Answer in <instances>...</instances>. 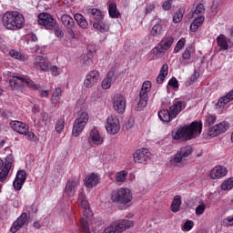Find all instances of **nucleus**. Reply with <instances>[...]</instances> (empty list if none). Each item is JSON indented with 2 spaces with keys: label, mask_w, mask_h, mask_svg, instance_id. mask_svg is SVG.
<instances>
[{
  "label": "nucleus",
  "mask_w": 233,
  "mask_h": 233,
  "mask_svg": "<svg viewBox=\"0 0 233 233\" xmlns=\"http://www.w3.org/2000/svg\"><path fill=\"white\" fill-rule=\"evenodd\" d=\"M201 130H203V124L201 122H192L189 126L174 129L171 136L177 141L179 139H185L187 141L198 137L201 134Z\"/></svg>",
  "instance_id": "1"
},
{
  "label": "nucleus",
  "mask_w": 233,
  "mask_h": 233,
  "mask_svg": "<svg viewBox=\"0 0 233 233\" xmlns=\"http://www.w3.org/2000/svg\"><path fill=\"white\" fill-rule=\"evenodd\" d=\"M2 23L7 30H21L25 26V16L17 11H7L2 16Z\"/></svg>",
  "instance_id": "2"
},
{
  "label": "nucleus",
  "mask_w": 233,
  "mask_h": 233,
  "mask_svg": "<svg viewBox=\"0 0 233 233\" xmlns=\"http://www.w3.org/2000/svg\"><path fill=\"white\" fill-rule=\"evenodd\" d=\"M132 199V191L128 188L120 187L111 193V201H113V203H117L118 205L130 207Z\"/></svg>",
  "instance_id": "3"
},
{
  "label": "nucleus",
  "mask_w": 233,
  "mask_h": 233,
  "mask_svg": "<svg viewBox=\"0 0 233 233\" xmlns=\"http://www.w3.org/2000/svg\"><path fill=\"white\" fill-rule=\"evenodd\" d=\"M132 227H134V220L117 219L105 228L102 233H123L128 230V228H132Z\"/></svg>",
  "instance_id": "4"
},
{
  "label": "nucleus",
  "mask_w": 233,
  "mask_h": 233,
  "mask_svg": "<svg viewBox=\"0 0 233 233\" xmlns=\"http://www.w3.org/2000/svg\"><path fill=\"white\" fill-rule=\"evenodd\" d=\"M9 85L11 88L14 90H17L20 86H28L29 88H32L33 90H37L39 88V86L35 84L34 81L30 80L28 76H13L9 79Z\"/></svg>",
  "instance_id": "5"
},
{
  "label": "nucleus",
  "mask_w": 233,
  "mask_h": 233,
  "mask_svg": "<svg viewBox=\"0 0 233 233\" xmlns=\"http://www.w3.org/2000/svg\"><path fill=\"white\" fill-rule=\"evenodd\" d=\"M150 90H152V82L145 81L142 84L139 96L136 99V103L137 105V110H143L145 106H147V103H148V93L150 92Z\"/></svg>",
  "instance_id": "6"
},
{
  "label": "nucleus",
  "mask_w": 233,
  "mask_h": 233,
  "mask_svg": "<svg viewBox=\"0 0 233 233\" xmlns=\"http://www.w3.org/2000/svg\"><path fill=\"white\" fill-rule=\"evenodd\" d=\"M88 113L86 111L80 112L77 118H76L73 124L72 134L75 137H77L81 135V132L85 130V127H86V123H88L89 119Z\"/></svg>",
  "instance_id": "7"
},
{
  "label": "nucleus",
  "mask_w": 233,
  "mask_h": 233,
  "mask_svg": "<svg viewBox=\"0 0 233 233\" xmlns=\"http://www.w3.org/2000/svg\"><path fill=\"white\" fill-rule=\"evenodd\" d=\"M228 128H230V124L227 121H222L210 127L208 131V135L209 136V137H218V136L225 134V132H227Z\"/></svg>",
  "instance_id": "8"
},
{
  "label": "nucleus",
  "mask_w": 233,
  "mask_h": 233,
  "mask_svg": "<svg viewBox=\"0 0 233 233\" xmlns=\"http://www.w3.org/2000/svg\"><path fill=\"white\" fill-rule=\"evenodd\" d=\"M150 151L148 148H141L137 149L134 154H133V159L135 163H137L139 165H147L148 161H150Z\"/></svg>",
  "instance_id": "9"
},
{
  "label": "nucleus",
  "mask_w": 233,
  "mask_h": 233,
  "mask_svg": "<svg viewBox=\"0 0 233 233\" xmlns=\"http://www.w3.org/2000/svg\"><path fill=\"white\" fill-rule=\"evenodd\" d=\"M106 130L107 134H117V132L121 130V124L119 123V118L113 115L108 116L106 119Z\"/></svg>",
  "instance_id": "10"
},
{
  "label": "nucleus",
  "mask_w": 233,
  "mask_h": 233,
  "mask_svg": "<svg viewBox=\"0 0 233 233\" xmlns=\"http://www.w3.org/2000/svg\"><path fill=\"white\" fill-rule=\"evenodd\" d=\"M196 56V49L194 46H187L184 52L182 53V56L179 58V63L182 66H187V65H190L194 63V56Z\"/></svg>",
  "instance_id": "11"
},
{
  "label": "nucleus",
  "mask_w": 233,
  "mask_h": 233,
  "mask_svg": "<svg viewBox=\"0 0 233 233\" xmlns=\"http://www.w3.org/2000/svg\"><path fill=\"white\" fill-rule=\"evenodd\" d=\"M113 108L117 114H123L127 110V99L121 94H116L112 99Z\"/></svg>",
  "instance_id": "12"
},
{
  "label": "nucleus",
  "mask_w": 233,
  "mask_h": 233,
  "mask_svg": "<svg viewBox=\"0 0 233 233\" xmlns=\"http://www.w3.org/2000/svg\"><path fill=\"white\" fill-rule=\"evenodd\" d=\"M38 25L45 26L47 30H52L56 26V19L50 14L41 13L38 15Z\"/></svg>",
  "instance_id": "13"
},
{
  "label": "nucleus",
  "mask_w": 233,
  "mask_h": 233,
  "mask_svg": "<svg viewBox=\"0 0 233 233\" xmlns=\"http://www.w3.org/2000/svg\"><path fill=\"white\" fill-rule=\"evenodd\" d=\"M174 44L173 36H166L164 37L157 46L153 49V54L156 56H159V54H163L166 50H168L170 46Z\"/></svg>",
  "instance_id": "14"
},
{
  "label": "nucleus",
  "mask_w": 233,
  "mask_h": 233,
  "mask_svg": "<svg viewBox=\"0 0 233 233\" xmlns=\"http://www.w3.org/2000/svg\"><path fill=\"white\" fill-rule=\"evenodd\" d=\"M101 77V74L97 70H91L86 76L84 79V86L86 88H92L94 85H97L99 79Z\"/></svg>",
  "instance_id": "15"
},
{
  "label": "nucleus",
  "mask_w": 233,
  "mask_h": 233,
  "mask_svg": "<svg viewBox=\"0 0 233 233\" xmlns=\"http://www.w3.org/2000/svg\"><path fill=\"white\" fill-rule=\"evenodd\" d=\"M117 80V74H116V67H112L106 77L102 80L101 87L103 90H108Z\"/></svg>",
  "instance_id": "16"
},
{
  "label": "nucleus",
  "mask_w": 233,
  "mask_h": 233,
  "mask_svg": "<svg viewBox=\"0 0 233 233\" xmlns=\"http://www.w3.org/2000/svg\"><path fill=\"white\" fill-rule=\"evenodd\" d=\"M87 141L90 143V145H96V147H99L105 143V138L101 136L99 130L94 127L89 131Z\"/></svg>",
  "instance_id": "17"
},
{
  "label": "nucleus",
  "mask_w": 233,
  "mask_h": 233,
  "mask_svg": "<svg viewBox=\"0 0 233 233\" xmlns=\"http://www.w3.org/2000/svg\"><path fill=\"white\" fill-rule=\"evenodd\" d=\"M9 125L12 130L16 132V134H20V136L26 134V132L30 130V127H28V125L19 120H12Z\"/></svg>",
  "instance_id": "18"
},
{
  "label": "nucleus",
  "mask_w": 233,
  "mask_h": 233,
  "mask_svg": "<svg viewBox=\"0 0 233 233\" xmlns=\"http://www.w3.org/2000/svg\"><path fill=\"white\" fill-rule=\"evenodd\" d=\"M26 221H28V214L22 213L13 223L11 227V232L15 233L18 230H21V228H23V227H25L26 224Z\"/></svg>",
  "instance_id": "19"
},
{
  "label": "nucleus",
  "mask_w": 233,
  "mask_h": 233,
  "mask_svg": "<svg viewBox=\"0 0 233 233\" xmlns=\"http://www.w3.org/2000/svg\"><path fill=\"white\" fill-rule=\"evenodd\" d=\"M25 181H26V171L25 170L18 171L13 182V187L15 190L16 191L21 190V188H23V185H25Z\"/></svg>",
  "instance_id": "20"
},
{
  "label": "nucleus",
  "mask_w": 233,
  "mask_h": 233,
  "mask_svg": "<svg viewBox=\"0 0 233 233\" xmlns=\"http://www.w3.org/2000/svg\"><path fill=\"white\" fill-rule=\"evenodd\" d=\"M33 65L34 66H35V68H39L41 72H48L50 70V65H52V63L46 60L45 57L39 56L35 58Z\"/></svg>",
  "instance_id": "21"
},
{
  "label": "nucleus",
  "mask_w": 233,
  "mask_h": 233,
  "mask_svg": "<svg viewBox=\"0 0 233 233\" xmlns=\"http://www.w3.org/2000/svg\"><path fill=\"white\" fill-rule=\"evenodd\" d=\"M79 187V178H71L67 181L65 188V193L68 198H73L76 194V190Z\"/></svg>",
  "instance_id": "22"
},
{
  "label": "nucleus",
  "mask_w": 233,
  "mask_h": 233,
  "mask_svg": "<svg viewBox=\"0 0 233 233\" xmlns=\"http://www.w3.org/2000/svg\"><path fill=\"white\" fill-rule=\"evenodd\" d=\"M186 105L185 102L182 101H176L173 103L171 106H169V112L171 113V117L173 119H176L179 114H181V111L185 110Z\"/></svg>",
  "instance_id": "23"
},
{
  "label": "nucleus",
  "mask_w": 233,
  "mask_h": 233,
  "mask_svg": "<svg viewBox=\"0 0 233 233\" xmlns=\"http://www.w3.org/2000/svg\"><path fill=\"white\" fill-rule=\"evenodd\" d=\"M78 199L80 201V207L83 210V214L85 218L92 217V211L90 210V205L88 204V200L85 199V194L83 192L79 193Z\"/></svg>",
  "instance_id": "24"
},
{
  "label": "nucleus",
  "mask_w": 233,
  "mask_h": 233,
  "mask_svg": "<svg viewBox=\"0 0 233 233\" xmlns=\"http://www.w3.org/2000/svg\"><path fill=\"white\" fill-rule=\"evenodd\" d=\"M227 176V168L223 166H217L213 169H211L209 177L211 179H221V177H225Z\"/></svg>",
  "instance_id": "25"
},
{
  "label": "nucleus",
  "mask_w": 233,
  "mask_h": 233,
  "mask_svg": "<svg viewBox=\"0 0 233 233\" xmlns=\"http://www.w3.org/2000/svg\"><path fill=\"white\" fill-rule=\"evenodd\" d=\"M84 183L86 188H94V187H96L99 183V177H97L96 173H91L86 177Z\"/></svg>",
  "instance_id": "26"
},
{
  "label": "nucleus",
  "mask_w": 233,
  "mask_h": 233,
  "mask_svg": "<svg viewBox=\"0 0 233 233\" xmlns=\"http://www.w3.org/2000/svg\"><path fill=\"white\" fill-rule=\"evenodd\" d=\"M81 63L84 66H94V54L88 52L81 56Z\"/></svg>",
  "instance_id": "27"
},
{
  "label": "nucleus",
  "mask_w": 233,
  "mask_h": 233,
  "mask_svg": "<svg viewBox=\"0 0 233 233\" xmlns=\"http://www.w3.org/2000/svg\"><path fill=\"white\" fill-rule=\"evenodd\" d=\"M183 159L184 158L182 156L177 152L173 157L169 158V165L171 167H182V165H184Z\"/></svg>",
  "instance_id": "28"
},
{
  "label": "nucleus",
  "mask_w": 233,
  "mask_h": 233,
  "mask_svg": "<svg viewBox=\"0 0 233 233\" xmlns=\"http://www.w3.org/2000/svg\"><path fill=\"white\" fill-rule=\"evenodd\" d=\"M158 117L162 123H170L174 117H172V113L167 109H162L158 112Z\"/></svg>",
  "instance_id": "29"
},
{
  "label": "nucleus",
  "mask_w": 233,
  "mask_h": 233,
  "mask_svg": "<svg viewBox=\"0 0 233 233\" xmlns=\"http://www.w3.org/2000/svg\"><path fill=\"white\" fill-rule=\"evenodd\" d=\"M149 34L151 37H161V35L165 34V29H163V25H161L160 24H156L151 28Z\"/></svg>",
  "instance_id": "30"
},
{
  "label": "nucleus",
  "mask_w": 233,
  "mask_h": 233,
  "mask_svg": "<svg viewBox=\"0 0 233 233\" xmlns=\"http://www.w3.org/2000/svg\"><path fill=\"white\" fill-rule=\"evenodd\" d=\"M217 44L222 52L228 50V41L227 40V36L225 35H219L217 37Z\"/></svg>",
  "instance_id": "31"
},
{
  "label": "nucleus",
  "mask_w": 233,
  "mask_h": 233,
  "mask_svg": "<svg viewBox=\"0 0 233 233\" xmlns=\"http://www.w3.org/2000/svg\"><path fill=\"white\" fill-rule=\"evenodd\" d=\"M168 76V65L164 64L160 69L159 75L157 77V83L161 85L165 81V78Z\"/></svg>",
  "instance_id": "32"
},
{
  "label": "nucleus",
  "mask_w": 233,
  "mask_h": 233,
  "mask_svg": "<svg viewBox=\"0 0 233 233\" xmlns=\"http://www.w3.org/2000/svg\"><path fill=\"white\" fill-rule=\"evenodd\" d=\"M35 123L39 125V127H46V125L48 123V114L41 113L40 115L35 116Z\"/></svg>",
  "instance_id": "33"
},
{
  "label": "nucleus",
  "mask_w": 233,
  "mask_h": 233,
  "mask_svg": "<svg viewBox=\"0 0 233 233\" xmlns=\"http://www.w3.org/2000/svg\"><path fill=\"white\" fill-rule=\"evenodd\" d=\"M75 21L77 23L78 26L83 29L88 28V22H86V19L83 15L76 13L75 15Z\"/></svg>",
  "instance_id": "34"
},
{
  "label": "nucleus",
  "mask_w": 233,
  "mask_h": 233,
  "mask_svg": "<svg viewBox=\"0 0 233 233\" xmlns=\"http://www.w3.org/2000/svg\"><path fill=\"white\" fill-rule=\"evenodd\" d=\"M93 27L102 34H105V32H108V30H110V25L107 22H95L93 24Z\"/></svg>",
  "instance_id": "35"
},
{
  "label": "nucleus",
  "mask_w": 233,
  "mask_h": 233,
  "mask_svg": "<svg viewBox=\"0 0 233 233\" xmlns=\"http://www.w3.org/2000/svg\"><path fill=\"white\" fill-rule=\"evenodd\" d=\"M87 14L96 21H101V19H103V13L97 8L87 9Z\"/></svg>",
  "instance_id": "36"
},
{
  "label": "nucleus",
  "mask_w": 233,
  "mask_h": 233,
  "mask_svg": "<svg viewBox=\"0 0 233 233\" xmlns=\"http://www.w3.org/2000/svg\"><path fill=\"white\" fill-rule=\"evenodd\" d=\"M179 208H181V196L176 195L171 203V211L179 212Z\"/></svg>",
  "instance_id": "37"
},
{
  "label": "nucleus",
  "mask_w": 233,
  "mask_h": 233,
  "mask_svg": "<svg viewBox=\"0 0 233 233\" xmlns=\"http://www.w3.org/2000/svg\"><path fill=\"white\" fill-rule=\"evenodd\" d=\"M10 57H13V59H17V61H26L28 59V56L17 50H11L9 52Z\"/></svg>",
  "instance_id": "38"
},
{
  "label": "nucleus",
  "mask_w": 233,
  "mask_h": 233,
  "mask_svg": "<svg viewBox=\"0 0 233 233\" xmlns=\"http://www.w3.org/2000/svg\"><path fill=\"white\" fill-rule=\"evenodd\" d=\"M61 96H63V91L61 90V87H56L53 92L51 97V102L53 103V105H57V103L61 101Z\"/></svg>",
  "instance_id": "39"
},
{
  "label": "nucleus",
  "mask_w": 233,
  "mask_h": 233,
  "mask_svg": "<svg viewBox=\"0 0 233 233\" xmlns=\"http://www.w3.org/2000/svg\"><path fill=\"white\" fill-rule=\"evenodd\" d=\"M108 14L112 19H117L121 13L117 11V5L116 4H110L108 6Z\"/></svg>",
  "instance_id": "40"
},
{
  "label": "nucleus",
  "mask_w": 233,
  "mask_h": 233,
  "mask_svg": "<svg viewBox=\"0 0 233 233\" xmlns=\"http://www.w3.org/2000/svg\"><path fill=\"white\" fill-rule=\"evenodd\" d=\"M61 21L66 28L75 26L74 18H72V16H70L69 15H63L61 16Z\"/></svg>",
  "instance_id": "41"
},
{
  "label": "nucleus",
  "mask_w": 233,
  "mask_h": 233,
  "mask_svg": "<svg viewBox=\"0 0 233 233\" xmlns=\"http://www.w3.org/2000/svg\"><path fill=\"white\" fill-rule=\"evenodd\" d=\"M230 103L229 98L226 96H221L218 98L217 104H216V108H224L226 105H228Z\"/></svg>",
  "instance_id": "42"
},
{
  "label": "nucleus",
  "mask_w": 233,
  "mask_h": 233,
  "mask_svg": "<svg viewBox=\"0 0 233 233\" xmlns=\"http://www.w3.org/2000/svg\"><path fill=\"white\" fill-rule=\"evenodd\" d=\"M127 176H128V172L127 170L117 172L116 175V183H125V181H127Z\"/></svg>",
  "instance_id": "43"
},
{
  "label": "nucleus",
  "mask_w": 233,
  "mask_h": 233,
  "mask_svg": "<svg viewBox=\"0 0 233 233\" xmlns=\"http://www.w3.org/2000/svg\"><path fill=\"white\" fill-rule=\"evenodd\" d=\"M192 146H186L180 148L179 151H177L182 157L185 159V157H188L192 154Z\"/></svg>",
  "instance_id": "44"
},
{
  "label": "nucleus",
  "mask_w": 233,
  "mask_h": 233,
  "mask_svg": "<svg viewBox=\"0 0 233 233\" xmlns=\"http://www.w3.org/2000/svg\"><path fill=\"white\" fill-rule=\"evenodd\" d=\"M186 43L187 40L185 38H180L174 48V54H179V52L185 48Z\"/></svg>",
  "instance_id": "45"
},
{
  "label": "nucleus",
  "mask_w": 233,
  "mask_h": 233,
  "mask_svg": "<svg viewBox=\"0 0 233 233\" xmlns=\"http://www.w3.org/2000/svg\"><path fill=\"white\" fill-rule=\"evenodd\" d=\"M55 130L57 132V134H61L63 130H65V119L60 118L56 121L55 126Z\"/></svg>",
  "instance_id": "46"
},
{
  "label": "nucleus",
  "mask_w": 233,
  "mask_h": 233,
  "mask_svg": "<svg viewBox=\"0 0 233 233\" xmlns=\"http://www.w3.org/2000/svg\"><path fill=\"white\" fill-rule=\"evenodd\" d=\"M205 14V5L203 4H198L196 6L195 11L192 13L191 17H196V15H203Z\"/></svg>",
  "instance_id": "47"
},
{
  "label": "nucleus",
  "mask_w": 233,
  "mask_h": 233,
  "mask_svg": "<svg viewBox=\"0 0 233 233\" xmlns=\"http://www.w3.org/2000/svg\"><path fill=\"white\" fill-rule=\"evenodd\" d=\"M231 188H233V177L226 179L221 184V189L222 190H231Z\"/></svg>",
  "instance_id": "48"
},
{
  "label": "nucleus",
  "mask_w": 233,
  "mask_h": 233,
  "mask_svg": "<svg viewBox=\"0 0 233 233\" xmlns=\"http://www.w3.org/2000/svg\"><path fill=\"white\" fill-rule=\"evenodd\" d=\"M205 210H207V204L201 203L196 208L195 214L197 216H202V214H205Z\"/></svg>",
  "instance_id": "49"
},
{
  "label": "nucleus",
  "mask_w": 233,
  "mask_h": 233,
  "mask_svg": "<svg viewBox=\"0 0 233 233\" xmlns=\"http://www.w3.org/2000/svg\"><path fill=\"white\" fill-rule=\"evenodd\" d=\"M13 164H14V156L8 155V156L5 157V163L4 168H7V169L11 170Z\"/></svg>",
  "instance_id": "50"
},
{
  "label": "nucleus",
  "mask_w": 233,
  "mask_h": 233,
  "mask_svg": "<svg viewBox=\"0 0 233 233\" xmlns=\"http://www.w3.org/2000/svg\"><path fill=\"white\" fill-rule=\"evenodd\" d=\"M49 70L51 72V76L54 77H57V76H60L61 74V68H59L57 66H49Z\"/></svg>",
  "instance_id": "51"
},
{
  "label": "nucleus",
  "mask_w": 233,
  "mask_h": 233,
  "mask_svg": "<svg viewBox=\"0 0 233 233\" xmlns=\"http://www.w3.org/2000/svg\"><path fill=\"white\" fill-rule=\"evenodd\" d=\"M8 174H10V169L4 167L0 172V183H3L8 177Z\"/></svg>",
  "instance_id": "52"
},
{
  "label": "nucleus",
  "mask_w": 233,
  "mask_h": 233,
  "mask_svg": "<svg viewBox=\"0 0 233 233\" xmlns=\"http://www.w3.org/2000/svg\"><path fill=\"white\" fill-rule=\"evenodd\" d=\"M81 227L85 233H91L90 232V226L88 225V220L85 218L81 219Z\"/></svg>",
  "instance_id": "53"
},
{
  "label": "nucleus",
  "mask_w": 233,
  "mask_h": 233,
  "mask_svg": "<svg viewBox=\"0 0 233 233\" xmlns=\"http://www.w3.org/2000/svg\"><path fill=\"white\" fill-rule=\"evenodd\" d=\"M183 21V11H177L173 16V23H181Z\"/></svg>",
  "instance_id": "54"
},
{
  "label": "nucleus",
  "mask_w": 233,
  "mask_h": 233,
  "mask_svg": "<svg viewBox=\"0 0 233 233\" xmlns=\"http://www.w3.org/2000/svg\"><path fill=\"white\" fill-rule=\"evenodd\" d=\"M192 228H194V222H192V220H187L185 222L182 230L188 232L192 230Z\"/></svg>",
  "instance_id": "55"
},
{
  "label": "nucleus",
  "mask_w": 233,
  "mask_h": 233,
  "mask_svg": "<svg viewBox=\"0 0 233 233\" xmlns=\"http://www.w3.org/2000/svg\"><path fill=\"white\" fill-rule=\"evenodd\" d=\"M218 118L216 117V116L215 115H210V116H208L207 118H206V122L208 123V125L209 126V127H212V125H214L215 123H216V120H217Z\"/></svg>",
  "instance_id": "56"
},
{
  "label": "nucleus",
  "mask_w": 233,
  "mask_h": 233,
  "mask_svg": "<svg viewBox=\"0 0 233 233\" xmlns=\"http://www.w3.org/2000/svg\"><path fill=\"white\" fill-rule=\"evenodd\" d=\"M74 28L75 26L66 27L67 37H69V39H76V33L74 32Z\"/></svg>",
  "instance_id": "57"
},
{
  "label": "nucleus",
  "mask_w": 233,
  "mask_h": 233,
  "mask_svg": "<svg viewBox=\"0 0 233 233\" xmlns=\"http://www.w3.org/2000/svg\"><path fill=\"white\" fill-rule=\"evenodd\" d=\"M55 35L56 37H58V39H63L65 37V33L60 27L55 28Z\"/></svg>",
  "instance_id": "58"
},
{
  "label": "nucleus",
  "mask_w": 233,
  "mask_h": 233,
  "mask_svg": "<svg viewBox=\"0 0 233 233\" xmlns=\"http://www.w3.org/2000/svg\"><path fill=\"white\" fill-rule=\"evenodd\" d=\"M199 78V72L195 71L193 75L189 77V85H192V83H196L198 79Z\"/></svg>",
  "instance_id": "59"
},
{
  "label": "nucleus",
  "mask_w": 233,
  "mask_h": 233,
  "mask_svg": "<svg viewBox=\"0 0 233 233\" xmlns=\"http://www.w3.org/2000/svg\"><path fill=\"white\" fill-rule=\"evenodd\" d=\"M172 1L173 0H166L162 5L163 10H170V8H172Z\"/></svg>",
  "instance_id": "60"
},
{
  "label": "nucleus",
  "mask_w": 233,
  "mask_h": 233,
  "mask_svg": "<svg viewBox=\"0 0 233 233\" xmlns=\"http://www.w3.org/2000/svg\"><path fill=\"white\" fill-rule=\"evenodd\" d=\"M169 86H172V88H179V85L177 84V79L176 77H173L168 82Z\"/></svg>",
  "instance_id": "61"
},
{
  "label": "nucleus",
  "mask_w": 233,
  "mask_h": 233,
  "mask_svg": "<svg viewBox=\"0 0 233 233\" xmlns=\"http://www.w3.org/2000/svg\"><path fill=\"white\" fill-rule=\"evenodd\" d=\"M201 25H199L196 20H194L190 25L191 32H198V28H199Z\"/></svg>",
  "instance_id": "62"
},
{
  "label": "nucleus",
  "mask_w": 233,
  "mask_h": 233,
  "mask_svg": "<svg viewBox=\"0 0 233 233\" xmlns=\"http://www.w3.org/2000/svg\"><path fill=\"white\" fill-rule=\"evenodd\" d=\"M134 118H129L126 123V128L127 130H130L131 128H134Z\"/></svg>",
  "instance_id": "63"
},
{
  "label": "nucleus",
  "mask_w": 233,
  "mask_h": 233,
  "mask_svg": "<svg viewBox=\"0 0 233 233\" xmlns=\"http://www.w3.org/2000/svg\"><path fill=\"white\" fill-rule=\"evenodd\" d=\"M22 136H25L26 139H29V141H32V139L35 137V134L32 131H26L25 134H22Z\"/></svg>",
  "instance_id": "64"
}]
</instances>
